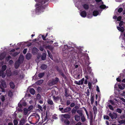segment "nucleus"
<instances>
[{"label":"nucleus","instance_id":"obj_35","mask_svg":"<svg viewBox=\"0 0 125 125\" xmlns=\"http://www.w3.org/2000/svg\"><path fill=\"white\" fill-rule=\"evenodd\" d=\"M84 80V78H83L80 81H79L78 82V83H79L80 84H79V85H80V84H82L83 83V82Z\"/></svg>","mask_w":125,"mask_h":125},{"label":"nucleus","instance_id":"obj_33","mask_svg":"<svg viewBox=\"0 0 125 125\" xmlns=\"http://www.w3.org/2000/svg\"><path fill=\"white\" fill-rule=\"evenodd\" d=\"M32 51L33 53H36L38 51V49L36 47H34L32 49Z\"/></svg>","mask_w":125,"mask_h":125},{"label":"nucleus","instance_id":"obj_51","mask_svg":"<svg viewBox=\"0 0 125 125\" xmlns=\"http://www.w3.org/2000/svg\"><path fill=\"white\" fill-rule=\"evenodd\" d=\"M90 119H93V115L91 111L90 112Z\"/></svg>","mask_w":125,"mask_h":125},{"label":"nucleus","instance_id":"obj_2","mask_svg":"<svg viewBox=\"0 0 125 125\" xmlns=\"http://www.w3.org/2000/svg\"><path fill=\"white\" fill-rule=\"evenodd\" d=\"M59 81V79L57 77L52 79L51 81H50L48 82V84L49 86H52L56 85L58 83Z\"/></svg>","mask_w":125,"mask_h":125},{"label":"nucleus","instance_id":"obj_26","mask_svg":"<svg viewBox=\"0 0 125 125\" xmlns=\"http://www.w3.org/2000/svg\"><path fill=\"white\" fill-rule=\"evenodd\" d=\"M46 57V54L45 53H43L41 57V59L42 60H45Z\"/></svg>","mask_w":125,"mask_h":125},{"label":"nucleus","instance_id":"obj_6","mask_svg":"<svg viewBox=\"0 0 125 125\" xmlns=\"http://www.w3.org/2000/svg\"><path fill=\"white\" fill-rule=\"evenodd\" d=\"M80 14L82 17L84 18L86 17L87 13L86 11L84 10L82 11L80 13Z\"/></svg>","mask_w":125,"mask_h":125},{"label":"nucleus","instance_id":"obj_62","mask_svg":"<svg viewBox=\"0 0 125 125\" xmlns=\"http://www.w3.org/2000/svg\"><path fill=\"white\" fill-rule=\"evenodd\" d=\"M71 103L70 101L69 100H68L66 102V105L68 106Z\"/></svg>","mask_w":125,"mask_h":125},{"label":"nucleus","instance_id":"obj_61","mask_svg":"<svg viewBox=\"0 0 125 125\" xmlns=\"http://www.w3.org/2000/svg\"><path fill=\"white\" fill-rule=\"evenodd\" d=\"M11 58V56H9L6 58V60L7 61H8L10 60V59Z\"/></svg>","mask_w":125,"mask_h":125},{"label":"nucleus","instance_id":"obj_7","mask_svg":"<svg viewBox=\"0 0 125 125\" xmlns=\"http://www.w3.org/2000/svg\"><path fill=\"white\" fill-rule=\"evenodd\" d=\"M2 87L4 88H6L7 86L6 84V83L4 80H1L0 81Z\"/></svg>","mask_w":125,"mask_h":125},{"label":"nucleus","instance_id":"obj_18","mask_svg":"<svg viewBox=\"0 0 125 125\" xmlns=\"http://www.w3.org/2000/svg\"><path fill=\"white\" fill-rule=\"evenodd\" d=\"M93 14L94 16H96L99 14V12L97 10H95L93 12Z\"/></svg>","mask_w":125,"mask_h":125},{"label":"nucleus","instance_id":"obj_13","mask_svg":"<svg viewBox=\"0 0 125 125\" xmlns=\"http://www.w3.org/2000/svg\"><path fill=\"white\" fill-rule=\"evenodd\" d=\"M29 92L30 94L32 95L34 94L35 93V91L33 88H31L30 89Z\"/></svg>","mask_w":125,"mask_h":125},{"label":"nucleus","instance_id":"obj_41","mask_svg":"<svg viewBox=\"0 0 125 125\" xmlns=\"http://www.w3.org/2000/svg\"><path fill=\"white\" fill-rule=\"evenodd\" d=\"M77 110L74 109V108H73L71 110V112L72 114H75L76 112H77Z\"/></svg>","mask_w":125,"mask_h":125},{"label":"nucleus","instance_id":"obj_8","mask_svg":"<svg viewBox=\"0 0 125 125\" xmlns=\"http://www.w3.org/2000/svg\"><path fill=\"white\" fill-rule=\"evenodd\" d=\"M80 116L78 115H75L74 117L75 120L77 121H79L80 119Z\"/></svg>","mask_w":125,"mask_h":125},{"label":"nucleus","instance_id":"obj_15","mask_svg":"<svg viewBox=\"0 0 125 125\" xmlns=\"http://www.w3.org/2000/svg\"><path fill=\"white\" fill-rule=\"evenodd\" d=\"M77 113L80 116H82L83 115V111L82 110H77Z\"/></svg>","mask_w":125,"mask_h":125},{"label":"nucleus","instance_id":"obj_10","mask_svg":"<svg viewBox=\"0 0 125 125\" xmlns=\"http://www.w3.org/2000/svg\"><path fill=\"white\" fill-rule=\"evenodd\" d=\"M35 117L36 119V121L35 124H36L39 121L40 119V116L36 114L35 115Z\"/></svg>","mask_w":125,"mask_h":125},{"label":"nucleus","instance_id":"obj_46","mask_svg":"<svg viewBox=\"0 0 125 125\" xmlns=\"http://www.w3.org/2000/svg\"><path fill=\"white\" fill-rule=\"evenodd\" d=\"M88 85L89 89H91L92 86L91 83L90 82H89L88 83Z\"/></svg>","mask_w":125,"mask_h":125},{"label":"nucleus","instance_id":"obj_63","mask_svg":"<svg viewBox=\"0 0 125 125\" xmlns=\"http://www.w3.org/2000/svg\"><path fill=\"white\" fill-rule=\"evenodd\" d=\"M123 120H121L119 121L118 122V123L120 124H124Z\"/></svg>","mask_w":125,"mask_h":125},{"label":"nucleus","instance_id":"obj_38","mask_svg":"<svg viewBox=\"0 0 125 125\" xmlns=\"http://www.w3.org/2000/svg\"><path fill=\"white\" fill-rule=\"evenodd\" d=\"M83 108L84 109V110L87 116V118H89V115L88 114V113L87 112V110H86V108L84 107H83Z\"/></svg>","mask_w":125,"mask_h":125},{"label":"nucleus","instance_id":"obj_27","mask_svg":"<svg viewBox=\"0 0 125 125\" xmlns=\"http://www.w3.org/2000/svg\"><path fill=\"white\" fill-rule=\"evenodd\" d=\"M47 102L48 104L50 105H52L53 104L52 100L50 99H49L48 100Z\"/></svg>","mask_w":125,"mask_h":125},{"label":"nucleus","instance_id":"obj_28","mask_svg":"<svg viewBox=\"0 0 125 125\" xmlns=\"http://www.w3.org/2000/svg\"><path fill=\"white\" fill-rule=\"evenodd\" d=\"M64 123L66 125H68L70 123V122L67 119H65Z\"/></svg>","mask_w":125,"mask_h":125},{"label":"nucleus","instance_id":"obj_23","mask_svg":"<svg viewBox=\"0 0 125 125\" xmlns=\"http://www.w3.org/2000/svg\"><path fill=\"white\" fill-rule=\"evenodd\" d=\"M45 75V73L44 72L41 73H39L38 75V77L40 78H42Z\"/></svg>","mask_w":125,"mask_h":125},{"label":"nucleus","instance_id":"obj_25","mask_svg":"<svg viewBox=\"0 0 125 125\" xmlns=\"http://www.w3.org/2000/svg\"><path fill=\"white\" fill-rule=\"evenodd\" d=\"M59 74L62 76V77L64 78L65 79L66 78V77L65 75L63 73V72H62V70L60 72H59Z\"/></svg>","mask_w":125,"mask_h":125},{"label":"nucleus","instance_id":"obj_12","mask_svg":"<svg viewBox=\"0 0 125 125\" xmlns=\"http://www.w3.org/2000/svg\"><path fill=\"white\" fill-rule=\"evenodd\" d=\"M117 29L119 31H121V32H123L124 31V28L123 27H117Z\"/></svg>","mask_w":125,"mask_h":125},{"label":"nucleus","instance_id":"obj_37","mask_svg":"<svg viewBox=\"0 0 125 125\" xmlns=\"http://www.w3.org/2000/svg\"><path fill=\"white\" fill-rule=\"evenodd\" d=\"M53 98L54 100L57 101L59 100L60 97L58 96L55 97L54 96H53Z\"/></svg>","mask_w":125,"mask_h":125},{"label":"nucleus","instance_id":"obj_9","mask_svg":"<svg viewBox=\"0 0 125 125\" xmlns=\"http://www.w3.org/2000/svg\"><path fill=\"white\" fill-rule=\"evenodd\" d=\"M31 56L32 55L30 53H27L26 55V58L27 59L29 60L31 58Z\"/></svg>","mask_w":125,"mask_h":125},{"label":"nucleus","instance_id":"obj_19","mask_svg":"<svg viewBox=\"0 0 125 125\" xmlns=\"http://www.w3.org/2000/svg\"><path fill=\"white\" fill-rule=\"evenodd\" d=\"M10 87L12 89H13L15 87V85L13 82H11L9 83Z\"/></svg>","mask_w":125,"mask_h":125},{"label":"nucleus","instance_id":"obj_47","mask_svg":"<svg viewBox=\"0 0 125 125\" xmlns=\"http://www.w3.org/2000/svg\"><path fill=\"white\" fill-rule=\"evenodd\" d=\"M106 6L104 5H102L100 6V7L102 9H104L106 8Z\"/></svg>","mask_w":125,"mask_h":125},{"label":"nucleus","instance_id":"obj_55","mask_svg":"<svg viewBox=\"0 0 125 125\" xmlns=\"http://www.w3.org/2000/svg\"><path fill=\"white\" fill-rule=\"evenodd\" d=\"M122 17L121 16H120L117 18V21H120L122 19Z\"/></svg>","mask_w":125,"mask_h":125},{"label":"nucleus","instance_id":"obj_44","mask_svg":"<svg viewBox=\"0 0 125 125\" xmlns=\"http://www.w3.org/2000/svg\"><path fill=\"white\" fill-rule=\"evenodd\" d=\"M94 96H92L91 97V104H92L94 102Z\"/></svg>","mask_w":125,"mask_h":125},{"label":"nucleus","instance_id":"obj_40","mask_svg":"<svg viewBox=\"0 0 125 125\" xmlns=\"http://www.w3.org/2000/svg\"><path fill=\"white\" fill-rule=\"evenodd\" d=\"M7 68V66L6 65H4L2 66V71L3 72L5 71Z\"/></svg>","mask_w":125,"mask_h":125},{"label":"nucleus","instance_id":"obj_17","mask_svg":"<svg viewBox=\"0 0 125 125\" xmlns=\"http://www.w3.org/2000/svg\"><path fill=\"white\" fill-rule=\"evenodd\" d=\"M47 67V66L46 64H43L41 65V68L43 70L46 69Z\"/></svg>","mask_w":125,"mask_h":125},{"label":"nucleus","instance_id":"obj_45","mask_svg":"<svg viewBox=\"0 0 125 125\" xmlns=\"http://www.w3.org/2000/svg\"><path fill=\"white\" fill-rule=\"evenodd\" d=\"M87 69L89 73H91V72H92V69H91V68L89 67H87Z\"/></svg>","mask_w":125,"mask_h":125},{"label":"nucleus","instance_id":"obj_43","mask_svg":"<svg viewBox=\"0 0 125 125\" xmlns=\"http://www.w3.org/2000/svg\"><path fill=\"white\" fill-rule=\"evenodd\" d=\"M1 99L2 101L3 102L5 100V97L4 95H2L1 96Z\"/></svg>","mask_w":125,"mask_h":125},{"label":"nucleus","instance_id":"obj_14","mask_svg":"<svg viewBox=\"0 0 125 125\" xmlns=\"http://www.w3.org/2000/svg\"><path fill=\"white\" fill-rule=\"evenodd\" d=\"M77 113L80 116H82L83 115V111L82 110H77Z\"/></svg>","mask_w":125,"mask_h":125},{"label":"nucleus","instance_id":"obj_54","mask_svg":"<svg viewBox=\"0 0 125 125\" xmlns=\"http://www.w3.org/2000/svg\"><path fill=\"white\" fill-rule=\"evenodd\" d=\"M23 111L24 115H26L27 114L28 112L26 108H25L24 109Z\"/></svg>","mask_w":125,"mask_h":125},{"label":"nucleus","instance_id":"obj_31","mask_svg":"<svg viewBox=\"0 0 125 125\" xmlns=\"http://www.w3.org/2000/svg\"><path fill=\"white\" fill-rule=\"evenodd\" d=\"M63 117L66 119H69L70 117V116L68 114H65L63 115Z\"/></svg>","mask_w":125,"mask_h":125},{"label":"nucleus","instance_id":"obj_11","mask_svg":"<svg viewBox=\"0 0 125 125\" xmlns=\"http://www.w3.org/2000/svg\"><path fill=\"white\" fill-rule=\"evenodd\" d=\"M83 8L85 10H87L89 9V5L87 4H85L82 5Z\"/></svg>","mask_w":125,"mask_h":125},{"label":"nucleus","instance_id":"obj_4","mask_svg":"<svg viewBox=\"0 0 125 125\" xmlns=\"http://www.w3.org/2000/svg\"><path fill=\"white\" fill-rule=\"evenodd\" d=\"M26 122V120L24 118L21 119L19 121V125H24Z\"/></svg>","mask_w":125,"mask_h":125},{"label":"nucleus","instance_id":"obj_50","mask_svg":"<svg viewBox=\"0 0 125 125\" xmlns=\"http://www.w3.org/2000/svg\"><path fill=\"white\" fill-rule=\"evenodd\" d=\"M41 98V96L40 94H37V96H36V98L37 99L39 100Z\"/></svg>","mask_w":125,"mask_h":125},{"label":"nucleus","instance_id":"obj_59","mask_svg":"<svg viewBox=\"0 0 125 125\" xmlns=\"http://www.w3.org/2000/svg\"><path fill=\"white\" fill-rule=\"evenodd\" d=\"M13 73L14 74L17 75L18 74V72L16 70L13 71Z\"/></svg>","mask_w":125,"mask_h":125},{"label":"nucleus","instance_id":"obj_22","mask_svg":"<svg viewBox=\"0 0 125 125\" xmlns=\"http://www.w3.org/2000/svg\"><path fill=\"white\" fill-rule=\"evenodd\" d=\"M24 60L23 56H20L18 59V61L19 62H20V61L23 62Z\"/></svg>","mask_w":125,"mask_h":125},{"label":"nucleus","instance_id":"obj_36","mask_svg":"<svg viewBox=\"0 0 125 125\" xmlns=\"http://www.w3.org/2000/svg\"><path fill=\"white\" fill-rule=\"evenodd\" d=\"M20 64L18 62H16L15 64V68L16 69L18 68Z\"/></svg>","mask_w":125,"mask_h":125},{"label":"nucleus","instance_id":"obj_21","mask_svg":"<svg viewBox=\"0 0 125 125\" xmlns=\"http://www.w3.org/2000/svg\"><path fill=\"white\" fill-rule=\"evenodd\" d=\"M64 95L66 97H68L70 95L68 93V90L66 88L65 90Z\"/></svg>","mask_w":125,"mask_h":125},{"label":"nucleus","instance_id":"obj_56","mask_svg":"<svg viewBox=\"0 0 125 125\" xmlns=\"http://www.w3.org/2000/svg\"><path fill=\"white\" fill-rule=\"evenodd\" d=\"M119 88L121 89V90H123L124 89V87H123L121 85H118Z\"/></svg>","mask_w":125,"mask_h":125},{"label":"nucleus","instance_id":"obj_58","mask_svg":"<svg viewBox=\"0 0 125 125\" xmlns=\"http://www.w3.org/2000/svg\"><path fill=\"white\" fill-rule=\"evenodd\" d=\"M104 119H105L106 120H108L109 118V117L107 115H105L104 116Z\"/></svg>","mask_w":125,"mask_h":125},{"label":"nucleus","instance_id":"obj_49","mask_svg":"<svg viewBox=\"0 0 125 125\" xmlns=\"http://www.w3.org/2000/svg\"><path fill=\"white\" fill-rule=\"evenodd\" d=\"M14 125H17L18 123V122L17 120L15 119L13 121Z\"/></svg>","mask_w":125,"mask_h":125},{"label":"nucleus","instance_id":"obj_3","mask_svg":"<svg viewBox=\"0 0 125 125\" xmlns=\"http://www.w3.org/2000/svg\"><path fill=\"white\" fill-rule=\"evenodd\" d=\"M108 115L112 120H113L114 119H116L117 117V114L115 112H113L112 113L110 112Z\"/></svg>","mask_w":125,"mask_h":125},{"label":"nucleus","instance_id":"obj_16","mask_svg":"<svg viewBox=\"0 0 125 125\" xmlns=\"http://www.w3.org/2000/svg\"><path fill=\"white\" fill-rule=\"evenodd\" d=\"M5 56V54L4 53H2L0 54V60L3 59Z\"/></svg>","mask_w":125,"mask_h":125},{"label":"nucleus","instance_id":"obj_20","mask_svg":"<svg viewBox=\"0 0 125 125\" xmlns=\"http://www.w3.org/2000/svg\"><path fill=\"white\" fill-rule=\"evenodd\" d=\"M71 110V108L70 107H67L64 110V113L70 111Z\"/></svg>","mask_w":125,"mask_h":125},{"label":"nucleus","instance_id":"obj_42","mask_svg":"<svg viewBox=\"0 0 125 125\" xmlns=\"http://www.w3.org/2000/svg\"><path fill=\"white\" fill-rule=\"evenodd\" d=\"M85 93L87 94V97H89L90 94V91L89 89H88L85 92Z\"/></svg>","mask_w":125,"mask_h":125},{"label":"nucleus","instance_id":"obj_34","mask_svg":"<svg viewBox=\"0 0 125 125\" xmlns=\"http://www.w3.org/2000/svg\"><path fill=\"white\" fill-rule=\"evenodd\" d=\"M8 96L10 97L12 96L13 94L11 90H9L8 92Z\"/></svg>","mask_w":125,"mask_h":125},{"label":"nucleus","instance_id":"obj_5","mask_svg":"<svg viewBox=\"0 0 125 125\" xmlns=\"http://www.w3.org/2000/svg\"><path fill=\"white\" fill-rule=\"evenodd\" d=\"M35 2H38V3H41L42 4H44L47 1V0H35Z\"/></svg>","mask_w":125,"mask_h":125},{"label":"nucleus","instance_id":"obj_39","mask_svg":"<svg viewBox=\"0 0 125 125\" xmlns=\"http://www.w3.org/2000/svg\"><path fill=\"white\" fill-rule=\"evenodd\" d=\"M55 68L57 70V71L58 72H59L61 71L62 70V69L60 68L58 66H56L55 67Z\"/></svg>","mask_w":125,"mask_h":125},{"label":"nucleus","instance_id":"obj_53","mask_svg":"<svg viewBox=\"0 0 125 125\" xmlns=\"http://www.w3.org/2000/svg\"><path fill=\"white\" fill-rule=\"evenodd\" d=\"M108 107L110 110H114V109L113 106L109 104L108 105Z\"/></svg>","mask_w":125,"mask_h":125},{"label":"nucleus","instance_id":"obj_52","mask_svg":"<svg viewBox=\"0 0 125 125\" xmlns=\"http://www.w3.org/2000/svg\"><path fill=\"white\" fill-rule=\"evenodd\" d=\"M123 9L121 7V8H119L118 9V12L119 13H120L122 12V11H123Z\"/></svg>","mask_w":125,"mask_h":125},{"label":"nucleus","instance_id":"obj_32","mask_svg":"<svg viewBox=\"0 0 125 125\" xmlns=\"http://www.w3.org/2000/svg\"><path fill=\"white\" fill-rule=\"evenodd\" d=\"M47 111H46V116L44 117V119H43V118H42V121H43V122H44L47 120L48 119L47 117Z\"/></svg>","mask_w":125,"mask_h":125},{"label":"nucleus","instance_id":"obj_64","mask_svg":"<svg viewBox=\"0 0 125 125\" xmlns=\"http://www.w3.org/2000/svg\"><path fill=\"white\" fill-rule=\"evenodd\" d=\"M76 110H78V109H79V106L78 105H76L75 106L74 108Z\"/></svg>","mask_w":125,"mask_h":125},{"label":"nucleus","instance_id":"obj_60","mask_svg":"<svg viewBox=\"0 0 125 125\" xmlns=\"http://www.w3.org/2000/svg\"><path fill=\"white\" fill-rule=\"evenodd\" d=\"M27 51V49H24L23 52V53L24 54H25L26 53Z\"/></svg>","mask_w":125,"mask_h":125},{"label":"nucleus","instance_id":"obj_30","mask_svg":"<svg viewBox=\"0 0 125 125\" xmlns=\"http://www.w3.org/2000/svg\"><path fill=\"white\" fill-rule=\"evenodd\" d=\"M81 117V119L82 121L83 122H84L86 120V119L85 117L84 116V115H82L80 116Z\"/></svg>","mask_w":125,"mask_h":125},{"label":"nucleus","instance_id":"obj_24","mask_svg":"<svg viewBox=\"0 0 125 125\" xmlns=\"http://www.w3.org/2000/svg\"><path fill=\"white\" fill-rule=\"evenodd\" d=\"M43 82V80H38L36 83L37 85H40L42 84Z\"/></svg>","mask_w":125,"mask_h":125},{"label":"nucleus","instance_id":"obj_29","mask_svg":"<svg viewBox=\"0 0 125 125\" xmlns=\"http://www.w3.org/2000/svg\"><path fill=\"white\" fill-rule=\"evenodd\" d=\"M19 53L18 52H15L14 53H10V55L12 56L15 57L18 54H19Z\"/></svg>","mask_w":125,"mask_h":125},{"label":"nucleus","instance_id":"obj_48","mask_svg":"<svg viewBox=\"0 0 125 125\" xmlns=\"http://www.w3.org/2000/svg\"><path fill=\"white\" fill-rule=\"evenodd\" d=\"M116 112H118V113L121 114L122 112V110L120 109L117 108L116 110Z\"/></svg>","mask_w":125,"mask_h":125},{"label":"nucleus","instance_id":"obj_1","mask_svg":"<svg viewBox=\"0 0 125 125\" xmlns=\"http://www.w3.org/2000/svg\"><path fill=\"white\" fill-rule=\"evenodd\" d=\"M41 3H37L35 5L36 7V8L35 12L36 14L39 15L42 12H44L45 9V6L42 5Z\"/></svg>","mask_w":125,"mask_h":125},{"label":"nucleus","instance_id":"obj_57","mask_svg":"<svg viewBox=\"0 0 125 125\" xmlns=\"http://www.w3.org/2000/svg\"><path fill=\"white\" fill-rule=\"evenodd\" d=\"M124 22L123 21H121L119 22V25L120 27H121V26L123 25Z\"/></svg>","mask_w":125,"mask_h":125}]
</instances>
